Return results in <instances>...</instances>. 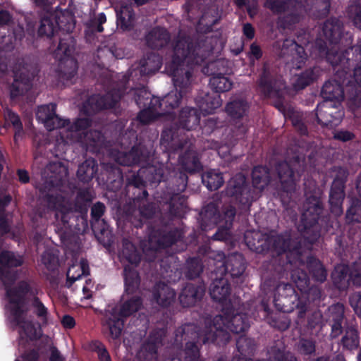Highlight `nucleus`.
Instances as JSON below:
<instances>
[{
  "mask_svg": "<svg viewBox=\"0 0 361 361\" xmlns=\"http://www.w3.org/2000/svg\"><path fill=\"white\" fill-rule=\"evenodd\" d=\"M161 144L170 152L186 148L178 158L182 170L154 165L141 168V173L147 181L151 184L162 183L156 197L162 206L159 226H171L170 221L181 218L187 208V197L183 194L188 185L186 173H199L202 171L203 166L197 152L191 149V142L188 137L177 138L172 130H164L161 135Z\"/></svg>",
  "mask_w": 361,
  "mask_h": 361,
  "instance_id": "nucleus-1",
  "label": "nucleus"
},
{
  "mask_svg": "<svg viewBox=\"0 0 361 361\" xmlns=\"http://www.w3.org/2000/svg\"><path fill=\"white\" fill-rule=\"evenodd\" d=\"M213 51L214 46L207 37H201L195 42L189 38L176 41L170 65L175 90L171 91L161 99L156 97L154 110L159 109L163 114L169 115L179 106L181 99L191 85L194 66L203 63Z\"/></svg>",
  "mask_w": 361,
  "mask_h": 361,
  "instance_id": "nucleus-2",
  "label": "nucleus"
},
{
  "mask_svg": "<svg viewBox=\"0 0 361 361\" xmlns=\"http://www.w3.org/2000/svg\"><path fill=\"white\" fill-rule=\"evenodd\" d=\"M224 319L221 316L206 317L204 326L199 327L193 324H188L179 327L176 331L175 343L183 345V361H200V345L208 343H215L224 345L230 341L229 334L224 329Z\"/></svg>",
  "mask_w": 361,
  "mask_h": 361,
  "instance_id": "nucleus-3",
  "label": "nucleus"
},
{
  "mask_svg": "<svg viewBox=\"0 0 361 361\" xmlns=\"http://www.w3.org/2000/svg\"><path fill=\"white\" fill-rule=\"evenodd\" d=\"M355 56L353 63L345 64L334 68L338 80H329L325 82L321 90V95L325 101L340 104L344 99L343 85L350 82L353 76L355 82L361 87V37L356 45L349 48Z\"/></svg>",
  "mask_w": 361,
  "mask_h": 361,
  "instance_id": "nucleus-4",
  "label": "nucleus"
},
{
  "mask_svg": "<svg viewBox=\"0 0 361 361\" xmlns=\"http://www.w3.org/2000/svg\"><path fill=\"white\" fill-rule=\"evenodd\" d=\"M27 290L28 286L25 281H20L13 289L7 290L11 322L20 329L19 343L24 347L29 341L37 340L41 335L34 324L27 317V308L25 307V302L26 295L29 293Z\"/></svg>",
  "mask_w": 361,
  "mask_h": 361,
  "instance_id": "nucleus-5",
  "label": "nucleus"
},
{
  "mask_svg": "<svg viewBox=\"0 0 361 361\" xmlns=\"http://www.w3.org/2000/svg\"><path fill=\"white\" fill-rule=\"evenodd\" d=\"M145 183H149L151 186H157L160 183L151 184L147 181L145 178L141 173V169L137 174H133L128 178L127 183L125 188L126 195L130 200V205L125 209V219L127 222H131L132 226H141V220L138 219L137 224L132 222L133 213L135 212V207H139V213L140 216L146 219H152L157 214V207L154 203L141 204V202L146 200L148 192L145 186Z\"/></svg>",
  "mask_w": 361,
  "mask_h": 361,
  "instance_id": "nucleus-6",
  "label": "nucleus"
},
{
  "mask_svg": "<svg viewBox=\"0 0 361 361\" xmlns=\"http://www.w3.org/2000/svg\"><path fill=\"white\" fill-rule=\"evenodd\" d=\"M93 200L92 192L88 188L80 189L72 204L65 196L56 192H48L44 197L49 209L56 211V217L61 218L63 226L68 224V219L73 212H78L82 216L83 226H88L87 214L88 206Z\"/></svg>",
  "mask_w": 361,
  "mask_h": 361,
  "instance_id": "nucleus-7",
  "label": "nucleus"
},
{
  "mask_svg": "<svg viewBox=\"0 0 361 361\" xmlns=\"http://www.w3.org/2000/svg\"><path fill=\"white\" fill-rule=\"evenodd\" d=\"M305 168L304 161L301 162L299 157H295L290 163L279 161L275 165V171L279 179L276 193L284 207L292 206L293 195Z\"/></svg>",
  "mask_w": 361,
  "mask_h": 361,
  "instance_id": "nucleus-8",
  "label": "nucleus"
},
{
  "mask_svg": "<svg viewBox=\"0 0 361 361\" xmlns=\"http://www.w3.org/2000/svg\"><path fill=\"white\" fill-rule=\"evenodd\" d=\"M264 7L274 14H284L278 18V25L283 29L293 28L303 13V4L298 0H265Z\"/></svg>",
  "mask_w": 361,
  "mask_h": 361,
  "instance_id": "nucleus-9",
  "label": "nucleus"
},
{
  "mask_svg": "<svg viewBox=\"0 0 361 361\" xmlns=\"http://www.w3.org/2000/svg\"><path fill=\"white\" fill-rule=\"evenodd\" d=\"M310 42V35L301 30L296 36V39H286L282 44L279 56L290 68L300 69L305 64L307 54L304 45Z\"/></svg>",
  "mask_w": 361,
  "mask_h": 361,
  "instance_id": "nucleus-10",
  "label": "nucleus"
},
{
  "mask_svg": "<svg viewBox=\"0 0 361 361\" xmlns=\"http://www.w3.org/2000/svg\"><path fill=\"white\" fill-rule=\"evenodd\" d=\"M181 237L182 231L177 228L152 227L148 240L143 246V252L149 255V259H153L157 252L171 247L180 240Z\"/></svg>",
  "mask_w": 361,
  "mask_h": 361,
  "instance_id": "nucleus-11",
  "label": "nucleus"
},
{
  "mask_svg": "<svg viewBox=\"0 0 361 361\" xmlns=\"http://www.w3.org/2000/svg\"><path fill=\"white\" fill-rule=\"evenodd\" d=\"M296 233L286 232L284 234L271 235L270 249L278 255L287 253L289 262L300 265L305 264L304 254L305 250L302 247L301 240H298Z\"/></svg>",
  "mask_w": 361,
  "mask_h": 361,
  "instance_id": "nucleus-12",
  "label": "nucleus"
},
{
  "mask_svg": "<svg viewBox=\"0 0 361 361\" xmlns=\"http://www.w3.org/2000/svg\"><path fill=\"white\" fill-rule=\"evenodd\" d=\"M210 258L216 262L214 265L217 273L221 276L228 274L236 283H243L244 281L246 269V262L241 254L235 253L228 257L225 261V255L223 252L216 253L212 252Z\"/></svg>",
  "mask_w": 361,
  "mask_h": 361,
  "instance_id": "nucleus-13",
  "label": "nucleus"
},
{
  "mask_svg": "<svg viewBox=\"0 0 361 361\" xmlns=\"http://www.w3.org/2000/svg\"><path fill=\"white\" fill-rule=\"evenodd\" d=\"M236 209L232 205H225L221 211L214 202H209L200 213L201 222L199 226H233Z\"/></svg>",
  "mask_w": 361,
  "mask_h": 361,
  "instance_id": "nucleus-14",
  "label": "nucleus"
},
{
  "mask_svg": "<svg viewBox=\"0 0 361 361\" xmlns=\"http://www.w3.org/2000/svg\"><path fill=\"white\" fill-rule=\"evenodd\" d=\"M262 94L266 97H281V91L285 87L283 77L276 68L264 63L257 81Z\"/></svg>",
  "mask_w": 361,
  "mask_h": 361,
  "instance_id": "nucleus-15",
  "label": "nucleus"
},
{
  "mask_svg": "<svg viewBox=\"0 0 361 361\" xmlns=\"http://www.w3.org/2000/svg\"><path fill=\"white\" fill-rule=\"evenodd\" d=\"M333 171L336 174L331 186L329 202L331 212L339 216L343 212L342 204L345 195V183L349 173L347 169L342 166H334Z\"/></svg>",
  "mask_w": 361,
  "mask_h": 361,
  "instance_id": "nucleus-16",
  "label": "nucleus"
},
{
  "mask_svg": "<svg viewBox=\"0 0 361 361\" xmlns=\"http://www.w3.org/2000/svg\"><path fill=\"white\" fill-rule=\"evenodd\" d=\"M225 192L227 196L233 197L237 202L244 207H250L256 200V195L252 191V187L246 177L238 173L228 182Z\"/></svg>",
  "mask_w": 361,
  "mask_h": 361,
  "instance_id": "nucleus-17",
  "label": "nucleus"
},
{
  "mask_svg": "<svg viewBox=\"0 0 361 361\" xmlns=\"http://www.w3.org/2000/svg\"><path fill=\"white\" fill-rule=\"evenodd\" d=\"M2 34L3 32H1L0 45L6 51L13 50L16 44H21L23 39H25L27 45H32L37 36L35 25L32 22L27 23L25 30L23 25L17 24L13 26L11 34Z\"/></svg>",
  "mask_w": 361,
  "mask_h": 361,
  "instance_id": "nucleus-18",
  "label": "nucleus"
},
{
  "mask_svg": "<svg viewBox=\"0 0 361 361\" xmlns=\"http://www.w3.org/2000/svg\"><path fill=\"white\" fill-rule=\"evenodd\" d=\"M314 111L315 113L310 114L311 118L315 119L317 124L323 127L332 128L338 126L344 116L341 104L327 101L319 104Z\"/></svg>",
  "mask_w": 361,
  "mask_h": 361,
  "instance_id": "nucleus-19",
  "label": "nucleus"
},
{
  "mask_svg": "<svg viewBox=\"0 0 361 361\" xmlns=\"http://www.w3.org/2000/svg\"><path fill=\"white\" fill-rule=\"evenodd\" d=\"M306 199L302 205L301 226H321L319 220L324 211L319 190L309 192L305 191Z\"/></svg>",
  "mask_w": 361,
  "mask_h": 361,
  "instance_id": "nucleus-20",
  "label": "nucleus"
},
{
  "mask_svg": "<svg viewBox=\"0 0 361 361\" xmlns=\"http://www.w3.org/2000/svg\"><path fill=\"white\" fill-rule=\"evenodd\" d=\"M123 95V90L114 89L104 95H93L87 99L82 106L87 115L96 114L102 110L115 108Z\"/></svg>",
  "mask_w": 361,
  "mask_h": 361,
  "instance_id": "nucleus-21",
  "label": "nucleus"
},
{
  "mask_svg": "<svg viewBox=\"0 0 361 361\" xmlns=\"http://www.w3.org/2000/svg\"><path fill=\"white\" fill-rule=\"evenodd\" d=\"M39 70L32 66H23L14 71L13 82L9 87L11 99L25 94L32 87V81L38 75Z\"/></svg>",
  "mask_w": 361,
  "mask_h": 361,
  "instance_id": "nucleus-22",
  "label": "nucleus"
},
{
  "mask_svg": "<svg viewBox=\"0 0 361 361\" xmlns=\"http://www.w3.org/2000/svg\"><path fill=\"white\" fill-rule=\"evenodd\" d=\"M152 148L150 143L146 144L140 141L129 152L119 153L116 161L123 166L146 164L152 156Z\"/></svg>",
  "mask_w": 361,
  "mask_h": 361,
  "instance_id": "nucleus-23",
  "label": "nucleus"
},
{
  "mask_svg": "<svg viewBox=\"0 0 361 361\" xmlns=\"http://www.w3.org/2000/svg\"><path fill=\"white\" fill-rule=\"evenodd\" d=\"M64 19L65 16L63 14L51 13L42 17L37 30V37L51 38L58 30L70 32L73 29L74 25L68 20L64 21Z\"/></svg>",
  "mask_w": 361,
  "mask_h": 361,
  "instance_id": "nucleus-24",
  "label": "nucleus"
},
{
  "mask_svg": "<svg viewBox=\"0 0 361 361\" xmlns=\"http://www.w3.org/2000/svg\"><path fill=\"white\" fill-rule=\"evenodd\" d=\"M75 39L70 35L60 38L56 49L54 51L55 57L59 61L60 65L63 61L72 65L71 70L65 73L67 80L72 79L77 73V61L70 58L75 49Z\"/></svg>",
  "mask_w": 361,
  "mask_h": 361,
  "instance_id": "nucleus-25",
  "label": "nucleus"
},
{
  "mask_svg": "<svg viewBox=\"0 0 361 361\" xmlns=\"http://www.w3.org/2000/svg\"><path fill=\"white\" fill-rule=\"evenodd\" d=\"M23 264V259L20 256H16L10 251H3L0 254V279L2 281L6 290H12L9 288L16 279V271H9L8 269L17 267ZM14 288H13V289Z\"/></svg>",
  "mask_w": 361,
  "mask_h": 361,
  "instance_id": "nucleus-26",
  "label": "nucleus"
},
{
  "mask_svg": "<svg viewBox=\"0 0 361 361\" xmlns=\"http://www.w3.org/2000/svg\"><path fill=\"white\" fill-rule=\"evenodd\" d=\"M36 118L44 123L49 131L64 128L70 124L68 119H63L56 114V104L54 103L39 106L36 112Z\"/></svg>",
  "mask_w": 361,
  "mask_h": 361,
  "instance_id": "nucleus-27",
  "label": "nucleus"
},
{
  "mask_svg": "<svg viewBox=\"0 0 361 361\" xmlns=\"http://www.w3.org/2000/svg\"><path fill=\"white\" fill-rule=\"evenodd\" d=\"M299 297L293 286L289 283L279 284L275 295L276 307L283 312H291L295 308Z\"/></svg>",
  "mask_w": 361,
  "mask_h": 361,
  "instance_id": "nucleus-28",
  "label": "nucleus"
},
{
  "mask_svg": "<svg viewBox=\"0 0 361 361\" xmlns=\"http://www.w3.org/2000/svg\"><path fill=\"white\" fill-rule=\"evenodd\" d=\"M164 331L161 330L153 331L137 353L138 361H157V349L162 345Z\"/></svg>",
  "mask_w": 361,
  "mask_h": 361,
  "instance_id": "nucleus-29",
  "label": "nucleus"
},
{
  "mask_svg": "<svg viewBox=\"0 0 361 361\" xmlns=\"http://www.w3.org/2000/svg\"><path fill=\"white\" fill-rule=\"evenodd\" d=\"M92 121L90 118H77L69 124L66 131L61 132V138L66 144L82 142L84 133L91 126Z\"/></svg>",
  "mask_w": 361,
  "mask_h": 361,
  "instance_id": "nucleus-30",
  "label": "nucleus"
},
{
  "mask_svg": "<svg viewBox=\"0 0 361 361\" xmlns=\"http://www.w3.org/2000/svg\"><path fill=\"white\" fill-rule=\"evenodd\" d=\"M345 307L341 303H336L329 307L326 322L331 326L330 337L337 338L343 331L345 324Z\"/></svg>",
  "mask_w": 361,
  "mask_h": 361,
  "instance_id": "nucleus-31",
  "label": "nucleus"
},
{
  "mask_svg": "<svg viewBox=\"0 0 361 361\" xmlns=\"http://www.w3.org/2000/svg\"><path fill=\"white\" fill-rule=\"evenodd\" d=\"M211 278L212 283L209 287V293L212 298L219 302L226 300L231 293L228 278L221 276L215 269L212 271Z\"/></svg>",
  "mask_w": 361,
  "mask_h": 361,
  "instance_id": "nucleus-32",
  "label": "nucleus"
},
{
  "mask_svg": "<svg viewBox=\"0 0 361 361\" xmlns=\"http://www.w3.org/2000/svg\"><path fill=\"white\" fill-rule=\"evenodd\" d=\"M314 48L318 51L319 56L325 57L334 68L345 64L350 65L355 62V59L346 57L344 53H339L337 51H335L334 53H331L328 48L326 42L322 39H317L314 43ZM353 58H355V56Z\"/></svg>",
  "mask_w": 361,
  "mask_h": 361,
  "instance_id": "nucleus-33",
  "label": "nucleus"
},
{
  "mask_svg": "<svg viewBox=\"0 0 361 361\" xmlns=\"http://www.w3.org/2000/svg\"><path fill=\"white\" fill-rule=\"evenodd\" d=\"M204 293L205 286L204 284L188 283L182 288L178 300L183 307H192L202 300Z\"/></svg>",
  "mask_w": 361,
  "mask_h": 361,
  "instance_id": "nucleus-34",
  "label": "nucleus"
},
{
  "mask_svg": "<svg viewBox=\"0 0 361 361\" xmlns=\"http://www.w3.org/2000/svg\"><path fill=\"white\" fill-rule=\"evenodd\" d=\"M200 121V114L195 108L185 107L180 111L178 115L177 131L174 130L172 128L170 130H172L176 133L177 138H180L178 135V130L182 129L190 131L195 129L199 126ZM166 130H169V129Z\"/></svg>",
  "mask_w": 361,
  "mask_h": 361,
  "instance_id": "nucleus-35",
  "label": "nucleus"
},
{
  "mask_svg": "<svg viewBox=\"0 0 361 361\" xmlns=\"http://www.w3.org/2000/svg\"><path fill=\"white\" fill-rule=\"evenodd\" d=\"M252 191L256 195V200L262 192L271 181V171L267 166L257 165L252 171Z\"/></svg>",
  "mask_w": 361,
  "mask_h": 361,
  "instance_id": "nucleus-36",
  "label": "nucleus"
},
{
  "mask_svg": "<svg viewBox=\"0 0 361 361\" xmlns=\"http://www.w3.org/2000/svg\"><path fill=\"white\" fill-rule=\"evenodd\" d=\"M275 106L283 114L286 119L290 121L295 130L300 135L308 134L307 127L304 122V114L295 110L291 106H286L282 102L279 101Z\"/></svg>",
  "mask_w": 361,
  "mask_h": 361,
  "instance_id": "nucleus-37",
  "label": "nucleus"
},
{
  "mask_svg": "<svg viewBox=\"0 0 361 361\" xmlns=\"http://www.w3.org/2000/svg\"><path fill=\"white\" fill-rule=\"evenodd\" d=\"M322 32L330 44L338 45L343 35V22L339 18L331 17L323 23Z\"/></svg>",
  "mask_w": 361,
  "mask_h": 361,
  "instance_id": "nucleus-38",
  "label": "nucleus"
},
{
  "mask_svg": "<svg viewBox=\"0 0 361 361\" xmlns=\"http://www.w3.org/2000/svg\"><path fill=\"white\" fill-rule=\"evenodd\" d=\"M145 39L149 48L159 50L169 44L171 35L166 29L156 26L146 34Z\"/></svg>",
  "mask_w": 361,
  "mask_h": 361,
  "instance_id": "nucleus-39",
  "label": "nucleus"
},
{
  "mask_svg": "<svg viewBox=\"0 0 361 361\" xmlns=\"http://www.w3.org/2000/svg\"><path fill=\"white\" fill-rule=\"evenodd\" d=\"M245 240L250 248L257 253L270 250L271 235L259 230H252L246 232Z\"/></svg>",
  "mask_w": 361,
  "mask_h": 361,
  "instance_id": "nucleus-40",
  "label": "nucleus"
},
{
  "mask_svg": "<svg viewBox=\"0 0 361 361\" xmlns=\"http://www.w3.org/2000/svg\"><path fill=\"white\" fill-rule=\"evenodd\" d=\"M162 66V57L156 53H147L140 59L139 70L141 76L154 75Z\"/></svg>",
  "mask_w": 361,
  "mask_h": 361,
  "instance_id": "nucleus-41",
  "label": "nucleus"
},
{
  "mask_svg": "<svg viewBox=\"0 0 361 361\" xmlns=\"http://www.w3.org/2000/svg\"><path fill=\"white\" fill-rule=\"evenodd\" d=\"M224 319V329L228 334L227 329L234 334H240L245 331L250 326L247 316L245 314L238 313L232 316L226 315V317L219 314ZM231 336V335H229Z\"/></svg>",
  "mask_w": 361,
  "mask_h": 361,
  "instance_id": "nucleus-42",
  "label": "nucleus"
},
{
  "mask_svg": "<svg viewBox=\"0 0 361 361\" xmlns=\"http://www.w3.org/2000/svg\"><path fill=\"white\" fill-rule=\"evenodd\" d=\"M236 346L240 354L233 356L232 361H253L247 357L252 356L257 348V344L253 339L240 336L237 340Z\"/></svg>",
  "mask_w": 361,
  "mask_h": 361,
  "instance_id": "nucleus-43",
  "label": "nucleus"
},
{
  "mask_svg": "<svg viewBox=\"0 0 361 361\" xmlns=\"http://www.w3.org/2000/svg\"><path fill=\"white\" fill-rule=\"evenodd\" d=\"M142 300L139 296H133L124 300L120 305L111 310L121 318L128 317L137 312L142 306Z\"/></svg>",
  "mask_w": 361,
  "mask_h": 361,
  "instance_id": "nucleus-44",
  "label": "nucleus"
},
{
  "mask_svg": "<svg viewBox=\"0 0 361 361\" xmlns=\"http://www.w3.org/2000/svg\"><path fill=\"white\" fill-rule=\"evenodd\" d=\"M153 296L159 305L168 307L174 302L176 293L168 285L164 283H159L154 288Z\"/></svg>",
  "mask_w": 361,
  "mask_h": 361,
  "instance_id": "nucleus-45",
  "label": "nucleus"
},
{
  "mask_svg": "<svg viewBox=\"0 0 361 361\" xmlns=\"http://www.w3.org/2000/svg\"><path fill=\"white\" fill-rule=\"evenodd\" d=\"M97 171V161L93 158H90L79 165L76 176L80 182L88 183L95 177Z\"/></svg>",
  "mask_w": 361,
  "mask_h": 361,
  "instance_id": "nucleus-46",
  "label": "nucleus"
},
{
  "mask_svg": "<svg viewBox=\"0 0 361 361\" xmlns=\"http://www.w3.org/2000/svg\"><path fill=\"white\" fill-rule=\"evenodd\" d=\"M319 76L317 67L310 68L300 74L295 75L292 85L295 91L304 90L306 87L313 83Z\"/></svg>",
  "mask_w": 361,
  "mask_h": 361,
  "instance_id": "nucleus-47",
  "label": "nucleus"
},
{
  "mask_svg": "<svg viewBox=\"0 0 361 361\" xmlns=\"http://www.w3.org/2000/svg\"><path fill=\"white\" fill-rule=\"evenodd\" d=\"M117 25L124 31H130L134 27L135 13L133 8L127 5L121 6L116 10Z\"/></svg>",
  "mask_w": 361,
  "mask_h": 361,
  "instance_id": "nucleus-48",
  "label": "nucleus"
},
{
  "mask_svg": "<svg viewBox=\"0 0 361 361\" xmlns=\"http://www.w3.org/2000/svg\"><path fill=\"white\" fill-rule=\"evenodd\" d=\"M204 268L202 259L198 257H193L186 259L183 267V272L187 279L194 280L201 276Z\"/></svg>",
  "mask_w": 361,
  "mask_h": 361,
  "instance_id": "nucleus-49",
  "label": "nucleus"
},
{
  "mask_svg": "<svg viewBox=\"0 0 361 361\" xmlns=\"http://www.w3.org/2000/svg\"><path fill=\"white\" fill-rule=\"evenodd\" d=\"M305 3L310 7L305 8L303 4V11H310L316 18H324L329 13L331 7L329 0H306Z\"/></svg>",
  "mask_w": 361,
  "mask_h": 361,
  "instance_id": "nucleus-50",
  "label": "nucleus"
},
{
  "mask_svg": "<svg viewBox=\"0 0 361 361\" xmlns=\"http://www.w3.org/2000/svg\"><path fill=\"white\" fill-rule=\"evenodd\" d=\"M250 105L245 99H234L226 106V111L229 117L235 121L243 118L248 112Z\"/></svg>",
  "mask_w": 361,
  "mask_h": 361,
  "instance_id": "nucleus-51",
  "label": "nucleus"
},
{
  "mask_svg": "<svg viewBox=\"0 0 361 361\" xmlns=\"http://www.w3.org/2000/svg\"><path fill=\"white\" fill-rule=\"evenodd\" d=\"M47 170L51 173L50 184L53 187L62 184L68 173L67 167L60 161L50 163Z\"/></svg>",
  "mask_w": 361,
  "mask_h": 361,
  "instance_id": "nucleus-52",
  "label": "nucleus"
},
{
  "mask_svg": "<svg viewBox=\"0 0 361 361\" xmlns=\"http://www.w3.org/2000/svg\"><path fill=\"white\" fill-rule=\"evenodd\" d=\"M131 94L133 96V100L139 108L148 106L149 109L154 110L156 104L154 99L156 97L152 98L150 92L145 87L134 89Z\"/></svg>",
  "mask_w": 361,
  "mask_h": 361,
  "instance_id": "nucleus-53",
  "label": "nucleus"
},
{
  "mask_svg": "<svg viewBox=\"0 0 361 361\" xmlns=\"http://www.w3.org/2000/svg\"><path fill=\"white\" fill-rule=\"evenodd\" d=\"M315 228L316 227H302L301 230L298 231L300 236L296 233L298 240H301L302 247L305 250V256L308 255L307 250L320 236L319 232Z\"/></svg>",
  "mask_w": 361,
  "mask_h": 361,
  "instance_id": "nucleus-54",
  "label": "nucleus"
},
{
  "mask_svg": "<svg viewBox=\"0 0 361 361\" xmlns=\"http://www.w3.org/2000/svg\"><path fill=\"white\" fill-rule=\"evenodd\" d=\"M305 257V263L307 262V268L312 276L319 282H324L326 279V271L319 260L310 257L309 255L303 256Z\"/></svg>",
  "mask_w": 361,
  "mask_h": 361,
  "instance_id": "nucleus-55",
  "label": "nucleus"
},
{
  "mask_svg": "<svg viewBox=\"0 0 361 361\" xmlns=\"http://www.w3.org/2000/svg\"><path fill=\"white\" fill-rule=\"evenodd\" d=\"M61 239L64 246L73 253H77L80 247V241L78 235L73 233L71 227L66 229L61 235Z\"/></svg>",
  "mask_w": 361,
  "mask_h": 361,
  "instance_id": "nucleus-56",
  "label": "nucleus"
},
{
  "mask_svg": "<svg viewBox=\"0 0 361 361\" xmlns=\"http://www.w3.org/2000/svg\"><path fill=\"white\" fill-rule=\"evenodd\" d=\"M202 180L207 189L211 191L218 190L224 183L223 174L214 170L209 171L204 173L202 176Z\"/></svg>",
  "mask_w": 361,
  "mask_h": 361,
  "instance_id": "nucleus-57",
  "label": "nucleus"
},
{
  "mask_svg": "<svg viewBox=\"0 0 361 361\" xmlns=\"http://www.w3.org/2000/svg\"><path fill=\"white\" fill-rule=\"evenodd\" d=\"M126 292L132 294L138 289L140 285V277L136 270L129 266L124 268Z\"/></svg>",
  "mask_w": 361,
  "mask_h": 361,
  "instance_id": "nucleus-58",
  "label": "nucleus"
},
{
  "mask_svg": "<svg viewBox=\"0 0 361 361\" xmlns=\"http://www.w3.org/2000/svg\"><path fill=\"white\" fill-rule=\"evenodd\" d=\"M209 85L217 94L229 91L232 87L233 82L228 78L220 73L216 75L214 74L209 80Z\"/></svg>",
  "mask_w": 361,
  "mask_h": 361,
  "instance_id": "nucleus-59",
  "label": "nucleus"
},
{
  "mask_svg": "<svg viewBox=\"0 0 361 361\" xmlns=\"http://www.w3.org/2000/svg\"><path fill=\"white\" fill-rule=\"evenodd\" d=\"M221 105L220 95L214 94L212 95L206 94L202 99V103L200 105V109L207 114H212L214 111Z\"/></svg>",
  "mask_w": 361,
  "mask_h": 361,
  "instance_id": "nucleus-60",
  "label": "nucleus"
},
{
  "mask_svg": "<svg viewBox=\"0 0 361 361\" xmlns=\"http://www.w3.org/2000/svg\"><path fill=\"white\" fill-rule=\"evenodd\" d=\"M110 316L106 320V325L109 329L110 336L113 339H118L122 333L124 322L121 317L117 314H113V312L110 311Z\"/></svg>",
  "mask_w": 361,
  "mask_h": 361,
  "instance_id": "nucleus-61",
  "label": "nucleus"
},
{
  "mask_svg": "<svg viewBox=\"0 0 361 361\" xmlns=\"http://www.w3.org/2000/svg\"><path fill=\"white\" fill-rule=\"evenodd\" d=\"M295 350L303 356L314 355L316 352V341L312 338H300L295 344Z\"/></svg>",
  "mask_w": 361,
  "mask_h": 361,
  "instance_id": "nucleus-62",
  "label": "nucleus"
},
{
  "mask_svg": "<svg viewBox=\"0 0 361 361\" xmlns=\"http://www.w3.org/2000/svg\"><path fill=\"white\" fill-rule=\"evenodd\" d=\"M341 343L348 350H353L358 347V333L353 326H347L345 327V334L341 339Z\"/></svg>",
  "mask_w": 361,
  "mask_h": 361,
  "instance_id": "nucleus-63",
  "label": "nucleus"
},
{
  "mask_svg": "<svg viewBox=\"0 0 361 361\" xmlns=\"http://www.w3.org/2000/svg\"><path fill=\"white\" fill-rule=\"evenodd\" d=\"M290 278L298 288L302 292H306L310 286V279L307 273L300 268L293 269Z\"/></svg>",
  "mask_w": 361,
  "mask_h": 361,
  "instance_id": "nucleus-64",
  "label": "nucleus"
}]
</instances>
